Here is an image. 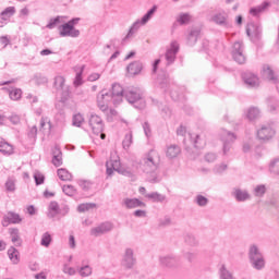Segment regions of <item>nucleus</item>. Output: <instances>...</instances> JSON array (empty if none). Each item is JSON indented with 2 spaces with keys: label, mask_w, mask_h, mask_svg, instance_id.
<instances>
[{
  "label": "nucleus",
  "mask_w": 279,
  "mask_h": 279,
  "mask_svg": "<svg viewBox=\"0 0 279 279\" xmlns=\"http://www.w3.org/2000/svg\"><path fill=\"white\" fill-rule=\"evenodd\" d=\"M160 167V154L157 150L151 149L144 155L140 162V169L144 173H156Z\"/></svg>",
  "instance_id": "obj_1"
},
{
  "label": "nucleus",
  "mask_w": 279,
  "mask_h": 279,
  "mask_svg": "<svg viewBox=\"0 0 279 279\" xmlns=\"http://www.w3.org/2000/svg\"><path fill=\"white\" fill-rule=\"evenodd\" d=\"M106 169L108 178H111L114 171L121 175H132V172L121 165V159L117 153H111L110 159L106 162Z\"/></svg>",
  "instance_id": "obj_2"
},
{
  "label": "nucleus",
  "mask_w": 279,
  "mask_h": 279,
  "mask_svg": "<svg viewBox=\"0 0 279 279\" xmlns=\"http://www.w3.org/2000/svg\"><path fill=\"white\" fill-rule=\"evenodd\" d=\"M248 258L252 267L260 271V269H265V257L260 250L256 245H252L248 251Z\"/></svg>",
  "instance_id": "obj_3"
},
{
  "label": "nucleus",
  "mask_w": 279,
  "mask_h": 279,
  "mask_svg": "<svg viewBox=\"0 0 279 279\" xmlns=\"http://www.w3.org/2000/svg\"><path fill=\"white\" fill-rule=\"evenodd\" d=\"M80 23V17L70 20L68 23L60 26V36L77 38L80 36V29H76L75 25Z\"/></svg>",
  "instance_id": "obj_4"
},
{
  "label": "nucleus",
  "mask_w": 279,
  "mask_h": 279,
  "mask_svg": "<svg viewBox=\"0 0 279 279\" xmlns=\"http://www.w3.org/2000/svg\"><path fill=\"white\" fill-rule=\"evenodd\" d=\"M124 97L129 104H140L135 105V108H145V100L143 99V93L138 88H128L124 90Z\"/></svg>",
  "instance_id": "obj_5"
},
{
  "label": "nucleus",
  "mask_w": 279,
  "mask_h": 279,
  "mask_svg": "<svg viewBox=\"0 0 279 279\" xmlns=\"http://www.w3.org/2000/svg\"><path fill=\"white\" fill-rule=\"evenodd\" d=\"M89 128L95 136H100L101 141L106 140V135L104 133V120L101 117L93 113L89 117Z\"/></svg>",
  "instance_id": "obj_6"
},
{
  "label": "nucleus",
  "mask_w": 279,
  "mask_h": 279,
  "mask_svg": "<svg viewBox=\"0 0 279 279\" xmlns=\"http://www.w3.org/2000/svg\"><path fill=\"white\" fill-rule=\"evenodd\" d=\"M209 22L215 23V25H220L221 27H227L230 24V15L228 12L221 10L209 16Z\"/></svg>",
  "instance_id": "obj_7"
},
{
  "label": "nucleus",
  "mask_w": 279,
  "mask_h": 279,
  "mask_svg": "<svg viewBox=\"0 0 279 279\" xmlns=\"http://www.w3.org/2000/svg\"><path fill=\"white\" fill-rule=\"evenodd\" d=\"M110 101L113 102V98L108 90L104 89L98 94L97 104H98L99 110H101L102 112H106V110H108V106Z\"/></svg>",
  "instance_id": "obj_8"
},
{
  "label": "nucleus",
  "mask_w": 279,
  "mask_h": 279,
  "mask_svg": "<svg viewBox=\"0 0 279 279\" xmlns=\"http://www.w3.org/2000/svg\"><path fill=\"white\" fill-rule=\"evenodd\" d=\"M274 136H276V128H274V124L263 125L260 130L257 131V137L260 141H269L274 138Z\"/></svg>",
  "instance_id": "obj_9"
},
{
  "label": "nucleus",
  "mask_w": 279,
  "mask_h": 279,
  "mask_svg": "<svg viewBox=\"0 0 279 279\" xmlns=\"http://www.w3.org/2000/svg\"><path fill=\"white\" fill-rule=\"evenodd\" d=\"M108 93L111 95L114 106H119V104L123 101V97H125V90H123V87L117 83L112 85L111 92Z\"/></svg>",
  "instance_id": "obj_10"
},
{
  "label": "nucleus",
  "mask_w": 279,
  "mask_h": 279,
  "mask_svg": "<svg viewBox=\"0 0 279 279\" xmlns=\"http://www.w3.org/2000/svg\"><path fill=\"white\" fill-rule=\"evenodd\" d=\"M232 58L238 64H245V54L243 53V43L235 41L232 49Z\"/></svg>",
  "instance_id": "obj_11"
},
{
  "label": "nucleus",
  "mask_w": 279,
  "mask_h": 279,
  "mask_svg": "<svg viewBox=\"0 0 279 279\" xmlns=\"http://www.w3.org/2000/svg\"><path fill=\"white\" fill-rule=\"evenodd\" d=\"M221 140L223 143V155L228 156V151L232 149V142L236 141V136H234V133L222 131Z\"/></svg>",
  "instance_id": "obj_12"
},
{
  "label": "nucleus",
  "mask_w": 279,
  "mask_h": 279,
  "mask_svg": "<svg viewBox=\"0 0 279 279\" xmlns=\"http://www.w3.org/2000/svg\"><path fill=\"white\" fill-rule=\"evenodd\" d=\"M178 51H180V44H178V41H171L170 47L166 51V60L168 64H173V62H175Z\"/></svg>",
  "instance_id": "obj_13"
},
{
  "label": "nucleus",
  "mask_w": 279,
  "mask_h": 279,
  "mask_svg": "<svg viewBox=\"0 0 279 279\" xmlns=\"http://www.w3.org/2000/svg\"><path fill=\"white\" fill-rule=\"evenodd\" d=\"M112 222H104L98 227H95L90 230L92 236H101V234H106L112 230Z\"/></svg>",
  "instance_id": "obj_14"
},
{
  "label": "nucleus",
  "mask_w": 279,
  "mask_h": 279,
  "mask_svg": "<svg viewBox=\"0 0 279 279\" xmlns=\"http://www.w3.org/2000/svg\"><path fill=\"white\" fill-rule=\"evenodd\" d=\"M271 8V2L269 1H264L262 4L257 7H253L250 9V14L251 16H260V14H265Z\"/></svg>",
  "instance_id": "obj_15"
},
{
  "label": "nucleus",
  "mask_w": 279,
  "mask_h": 279,
  "mask_svg": "<svg viewBox=\"0 0 279 279\" xmlns=\"http://www.w3.org/2000/svg\"><path fill=\"white\" fill-rule=\"evenodd\" d=\"M122 265L126 267V269H132V267L136 265V258H134V251H132V248H126Z\"/></svg>",
  "instance_id": "obj_16"
},
{
  "label": "nucleus",
  "mask_w": 279,
  "mask_h": 279,
  "mask_svg": "<svg viewBox=\"0 0 279 279\" xmlns=\"http://www.w3.org/2000/svg\"><path fill=\"white\" fill-rule=\"evenodd\" d=\"M23 219L21 216L14 211H9L2 220V226L7 228V226H10V223H21Z\"/></svg>",
  "instance_id": "obj_17"
},
{
  "label": "nucleus",
  "mask_w": 279,
  "mask_h": 279,
  "mask_svg": "<svg viewBox=\"0 0 279 279\" xmlns=\"http://www.w3.org/2000/svg\"><path fill=\"white\" fill-rule=\"evenodd\" d=\"M243 81H244V84H246V86H250V88H256V86H258V84H260L258 76H256L252 73L243 74Z\"/></svg>",
  "instance_id": "obj_18"
},
{
  "label": "nucleus",
  "mask_w": 279,
  "mask_h": 279,
  "mask_svg": "<svg viewBox=\"0 0 279 279\" xmlns=\"http://www.w3.org/2000/svg\"><path fill=\"white\" fill-rule=\"evenodd\" d=\"M246 34L250 36V38H255V40H258L260 38V34H263V31L260 29V26H256L251 23L246 27Z\"/></svg>",
  "instance_id": "obj_19"
},
{
  "label": "nucleus",
  "mask_w": 279,
  "mask_h": 279,
  "mask_svg": "<svg viewBox=\"0 0 279 279\" xmlns=\"http://www.w3.org/2000/svg\"><path fill=\"white\" fill-rule=\"evenodd\" d=\"M262 75L265 80H269V82H272L274 84H278V76L276 73H274V70L269 65H264Z\"/></svg>",
  "instance_id": "obj_20"
},
{
  "label": "nucleus",
  "mask_w": 279,
  "mask_h": 279,
  "mask_svg": "<svg viewBox=\"0 0 279 279\" xmlns=\"http://www.w3.org/2000/svg\"><path fill=\"white\" fill-rule=\"evenodd\" d=\"M141 71H143V63H141V61H134L131 64H129L126 68V73L131 77L134 75H138Z\"/></svg>",
  "instance_id": "obj_21"
},
{
  "label": "nucleus",
  "mask_w": 279,
  "mask_h": 279,
  "mask_svg": "<svg viewBox=\"0 0 279 279\" xmlns=\"http://www.w3.org/2000/svg\"><path fill=\"white\" fill-rule=\"evenodd\" d=\"M84 69H86L85 65L74 68L76 75H75L73 84H74L75 88H77L78 86H82V84H84V80L82 78V75L84 74Z\"/></svg>",
  "instance_id": "obj_22"
},
{
  "label": "nucleus",
  "mask_w": 279,
  "mask_h": 279,
  "mask_svg": "<svg viewBox=\"0 0 279 279\" xmlns=\"http://www.w3.org/2000/svg\"><path fill=\"white\" fill-rule=\"evenodd\" d=\"M0 154H3V156H12V154H14V146L5 142V140H0Z\"/></svg>",
  "instance_id": "obj_23"
},
{
  "label": "nucleus",
  "mask_w": 279,
  "mask_h": 279,
  "mask_svg": "<svg viewBox=\"0 0 279 279\" xmlns=\"http://www.w3.org/2000/svg\"><path fill=\"white\" fill-rule=\"evenodd\" d=\"M9 234H10V239H11L12 243L15 244L16 247H21V243H23V242L21 240V233H20L19 229H16V228L9 229Z\"/></svg>",
  "instance_id": "obj_24"
},
{
  "label": "nucleus",
  "mask_w": 279,
  "mask_h": 279,
  "mask_svg": "<svg viewBox=\"0 0 279 279\" xmlns=\"http://www.w3.org/2000/svg\"><path fill=\"white\" fill-rule=\"evenodd\" d=\"M123 205L125 208H143L145 207V203L138 201L137 198H125L123 201Z\"/></svg>",
  "instance_id": "obj_25"
},
{
  "label": "nucleus",
  "mask_w": 279,
  "mask_h": 279,
  "mask_svg": "<svg viewBox=\"0 0 279 279\" xmlns=\"http://www.w3.org/2000/svg\"><path fill=\"white\" fill-rule=\"evenodd\" d=\"M8 256L11 263H13V265H19V263H21V256H20L19 250H16L14 246H11L8 250Z\"/></svg>",
  "instance_id": "obj_26"
},
{
  "label": "nucleus",
  "mask_w": 279,
  "mask_h": 279,
  "mask_svg": "<svg viewBox=\"0 0 279 279\" xmlns=\"http://www.w3.org/2000/svg\"><path fill=\"white\" fill-rule=\"evenodd\" d=\"M181 149L180 146L178 145H170L168 146L167 150H166V156L167 158L173 159V158H178V156H180L181 154Z\"/></svg>",
  "instance_id": "obj_27"
},
{
  "label": "nucleus",
  "mask_w": 279,
  "mask_h": 279,
  "mask_svg": "<svg viewBox=\"0 0 279 279\" xmlns=\"http://www.w3.org/2000/svg\"><path fill=\"white\" fill-rule=\"evenodd\" d=\"M14 14H16V8L14 7H8L7 9H4L1 13H0V19L2 21H10V19H12V16H14Z\"/></svg>",
  "instance_id": "obj_28"
},
{
  "label": "nucleus",
  "mask_w": 279,
  "mask_h": 279,
  "mask_svg": "<svg viewBox=\"0 0 279 279\" xmlns=\"http://www.w3.org/2000/svg\"><path fill=\"white\" fill-rule=\"evenodd\" d=\"M57 175L63 182H70V180H73V174H71V172H69V170H66L64 168L58 169Z\"/></svg>",
  "instance_id": "obj_29"
},
{
  "label": "nucleus",
  "mask_w": 279,
  "mask_h": 279,
  "mask_svg": "<svg viewBox=\"0 0 279 279\" xmlns=\"http://www.w3.org/2000/svg\"><path fill=\"white\" fill-rule=\"evenodd\" d=\"M233 197H235L236 202H245V199H250V194L247 191L235 189L233 191Z\"/></svg>",
  "instance_id": "obj_30"
},
{
  "label": "nucleus",
  "mask_w": 279,
  "mask_h": 279,
  "mask_svg": "<svg viewBox=\"0 0 279 279\" xmlns=\"http://www.w3.org/2000/svg\"><path fill=\"white\" fill-rule=\"evenodd\" d=\"M58 215H60V205H58L57 202H51L49 204V208H48V217L53 219V217H56Z\"/></svg>",
  "instance_id": "obj_31"
},
{
  "label": "nucleus",
  "mask_w": 279,
  "mask_h": 279,
  "mask_svg": "<svg viewBox=\"0 0 279 279\" xmlns=\"http://www.w3.org/2000/svg\"><path fill=\"white\" fill-rule=\"evenodd\" d=\"M9 97L12 101H19L23 97V90L21 88L12 87L9 89Z\"/></svg>",
  "instance_id": "obj_32"
},
{
  "label": "nucleus",
  "mask_w": 279,
  "mask_h": 279,
  "mask_svg": "<svg viewBox=\"0 0 279 279\" xmlns=\"http://www.w3.org/2000/svg\"><path fill=\"white\" fill-rule=\"evenodd\" d=\"M191 141L194 143V147H196L197 149H202V147H204L206 145V141L204 138H202L201 135H190Z\"/></svg>",
  "instance_id": "obj_33"
},
{
  "label": "nucleus",
  "mask_w": 279,
  "mask_h": 279,
  "mask_svg": "<svg viewBox=\"0 0 279 279\" xmlns=\"http://www.w3.org/2000/svg\"><path fill=\"white\" fill-rule=\"evenodd\" d=\"M52 165H54V167H61L62 165V153L58 147L53 150Z\"/></svg>",
  "instance_id": "obj_34"
},
{
  "label": "nucleus",
  "mask_w": 279,
  "mask_h": 279,
  "mask_svg": "<svg viewBox=\"0 0 279 279\" xmlns=\"http://www.w3.org/2000/svg\"><path fill=\"white\" fill-rule=\"evenodd\" d=\"M199 36V29L198 28H194L190 32L189 36H187V45H195L197 43V38Z\"/></svg>",
  "instance_id": "obj_35"
},
{
  "label": "nucleus",
  "mask_w": 279,
  "mask_h": 279,
  "mask_svg": "<svg viewBox=\"0 0 279 279\" xmlns=\"http://www.w3.org/2000/svg\"><path fill=\"white\" fill-rule=\"evenodd\" d=\"M156 10H158V8L156 5H154L141 20V24L142 25H147V23H149V20L154 16V14H156Z\"/></svg>",
  "instance_id": "obj_36"
},
{
  "label": "nucleus",
  "mask_w": 279,
  "mask_h": 279,
  "mask_svg": "<svg viewBox=\"0 0 279 279\" xmlns=\"http://www.w3.org/2000/svg\"><path fill=\"white\" fill-rule=\"evenodd\" d=\"M141 25H143L141 23V20H137L130 28L128 35L125 36L124 40H128V38H132V36H134V34H136V32H138V29L141 28Z\"/></svg>",
  "instance_id": "obj_37"
},
{
  "label": "nucleus",
  "mask_w": 279,
  "mask_h": 279,
  "mask_svg": "<svg viewBox=\"0 0 279 279\" xmlns=\"http://www.w3.org/2000/svg\"><path fill=\"white\" fill-rule=\"evenodd\" d=\"M141 25H143L141 23V20H137L130 28L128 35L125 36L124 40H128V38H132V36H134V34H136V32H138V29L141 28Z\"/></svg>",
  "instance_id": "obj_38"
},
{
  "label": "nucleus",
  "mask_w": 279,
  "mask_h": 279,
  "mask_svg": "<svg viewBox=\"0 0 279 279\" xmlns=\"http://www.w3.org/2000/svg\"><path fill=\"white\" fill-rule=\"evenodd\" d=\"M72 125L74 128H82L84 125V116L82 113H75L72 118Z\"/></svg>",
  "instance_id": "obj_39"
},
{
  "label": "nucleus",
  "mask_w": 279,
  "mask_h": 279,
  "mask_svg": "<svg viewBox=\"0 0 279 279\" xmlns=\"http://www.w3.org/2000/svg\"><path fill=\"white\" fill-rule=\"evenodd\" d=\"M145 197H147V199H151L153 202H165V199H166L165 195H162L158 192L145 194Z\"/></svg>",
  "instance_id": "obj_40"
},
{
  "label": "nucleus",
  "mask_w": 279,
  "mask_h": 279,
  "mask_svg": "<svg viewBox=\"0 0 279 279\" xmlns=\"http://www.w3.org/2000/svg\"><path fill=\"white\" fill-rule=\"evenodd\" d=\"M51 241H52L51 233L50 232H45L41 235L40 245L43 247H49L51 245Z\"/></svg>",
  "instance_id": "obj_41"
},
{
  "label": "nucleus",
  "mask_w": 279,
  "mask_h": 279,
  "mask_svg": "<svg viewBox=\"0 0 279 279\" xmlns=\"http://www.w3.org/2000/svg\"><path fill=\"white\" fill-rule=\"evenodd\" d=\"M246 117L250 121H254V119H258L260 117V111L258 108H250L247 110Z\"/></svg>",
  "instance_id": "obj_42"
},
{
  "label": "nucleus",
  "mask_w": 279,
  "mask_h": 279,
  "mask_svg": "<svg viewBox=\"0 0 279 279\" xmlns=\"http://www.w3.org/2000/svg\"><path fill=\"white\" fill-rule=\"evenodd\" d=\"M160 263L166 267H173V265H175V257H171L169 255L160 257Z\"/></svg>",
  "instance_id": "obj_43"
},
{
  "label": "nucleus",
  "mask_w": 279,
  "mask_h": 279,
  "mask_svg": "<svg viewBox=\"0 0 279 279\" xmlns=\"http://www.w3.org/2000/svg\"><path fill=\"white\" fill-rule=\"evenodd\" d=\"M270 173L275 175H279V158H275L269 165Z\"/></svg>",
  "instance_id": "obj_44"
},
{
  "label": "nucleus",
  "mask_w": 279,
  "mask_h": 279,
  "mask_svg": "<svg viewBox=\"0 0 279 279\" xmlns=\"http://www.w3.org/2000/svg\"><path fill=\"white\" fill-rule=\"evenodd\" d=\"M64 82L65 78L62 75H58L54 77V88H57V90H62L64 88Z\"/></svg>",
  "instance_id": "obj_45"
},
{
  "label": "nucleus",
  "mask_w": 279,
  "mask_h": 279,
  "mask_svg": "<svg viewBox=\"0 0 279 279\" xmlns=\"http://www.w3.org/2000/svg\"><path fill=\"white\" fill-rule=\"evenodd\" d=\"M62 191L69 197H73V195H76L77 193V190L73 185H63Z\"/></svg>",
  "instance_id": "obj_46"
},
{
  "label": "nucleus",
  "mask_w": 279,
  "mask_h": 279,
  "mask_svg": "<svg viewBox=\"0 0 279 279\" xmlns=\"http://www.w3.org/2000/svg\"><path fill=\"white\" fill-rule=\"evenodd\" d=\"M62 19H64V17L63 16H57L54 19H51L46 27L48 29H53V27H56V25H59V23H62Z\"/></svg>",
  "instance_id": "obj_47"
},
{
  "label": "nucleus",
  "mask_w": 279,
  "mask_h": 279,
  "mask_svg": "<svg viewBox=\"0 0 279 279\" xmlns=\"http://www.w3.org/2000/svg\"><path fill=\"white\" fill-rule=\"evenodd\" d=\"M177 21L178 23H180V25H186V23L191 21V16L189 15V13H182L181 15H179Z\"/></svg>",
  "instance_id": "obj_48"
},
{
  "label": "nucleus",
  "mask_w": 279,
  "mask_h": 279,
  "mask_svg": "<svg viewBox=\"0 0 279 279\" xmlns=\"http://www.w3.org/2000/svg\"><path fill=\"white\" fill-rule=\"evenodd\" d=\"M267 189L265 187V185H257L255 189H254V195L256 197H263V195H265Z\"/></svg>",
  "instance_id": "obj_49"
},
{
  "label": "nucleus",
  "mask_w": 279,
  "mask_h": 279,
  "mask_svg": "<svg viewBox=\"0 0 279 279\" xmlns=\"http://www.w3.org/2000/svg\"><path fill=\"white\" fill-rule=\"evenodd\" d=\"M34 180L37 186H40V184H45V175L40 172L34 173Z\"/></svg>",
  "instance_id": "obj_50"
},
{
  "label": "nucleus",
  "mask_w": 279,
  "mask_h": 279,
  "mask_svg": "<svg viewBox=\"0 0 279 279\" xmlns=\"http://www.w3.org/2000/svg\"><path fill=\"white\" fill-rule=\"evenodd\" d=\"M220 278L221 279H234L232 277V274H230V271L228 269H226V266H222L220 268Z\"/></svg>",
  "instance_id": "obj_51"
},
{
  "label": "nucleus",
  "mask_w": 279,
  "mask_h": 279,
  "mask_svg": "<svg viewBox=\"0 0 279 279\" xmlns=\"http://www.w3.org/2000/svg\"><path fill=\"white\" fill-rule=\"evenodd\" d=\"M62 271H63V274H66L68 276H75V274H77L75 268L69 266L68 264L63 265Z\"/></svg>",
  "instance_id": "obj_52"
},
{
  "label": "nucleus",
  "mask_w": 279,
  "mask_h": 279,
  "mask_svg": "<svg viewBox=\"0 0 279 279\" xmlns=\"http://www.w3.org/2000/svg\"><path fill=\"white\" fill-rule=\"evenodd\" d=\"M90 274H93V268H90V266H84L80 269V276L83 278H87Z\"/></svg>",
  "instance_id": "obj_53"
},
{
  "label": "nucleus",
  "mask_w": 279,
  "mask_h": 279,
  "mask_svg": "<svg viewBox=\"0 0 279 279\" xmlns=\"http://www.w3.org/2000/svg\"><path fill=\"white\" fill-rule=\"evenodd\" d=\"M90 208H95V204L85 203L78 205L77 210L78 213H86V210H90Z\"/></svg>",
  "instance_id": "obj_54"
},
{
  "label": "nucleus",
  "mask_w": 279,
  "mask_h": 279,
  "mask_svg": "<svg viewBox=\"0 0 279 279\" xmlns=\"http://www.w3.org/2000/svg\"><path fill=\"white\" fill-rule=\"evenodd\" d=\"M124 149H130V145H132V133H128L122 142Z\"/></svg>",
  "instance_id": "obj_55"
},
{
  "label": "nucleus",
  "mask_w": 279,
  "mask_h": 279,
  "mask_svg": "<svg viewBox=\"0 0 279 279\" xmlns=\"http://www.w3.org/2000/svg\"><path fill=\"white\" fill-rule=\"evenodd\" d=\"M5 189H7V191H10L11 193H13V191H16V185L14 183V180H12V179L7 180Z\"/></svg>",
  "instance_id": "obj_56"
},
{
  "label": "nucleus",
  "mask_w": 279,
  "mask_h": 279,
  "mask_svg": "<svg viewBox=\"0 0 279 279\" xmlns=\"http://www.w3.org/2000/svg\"><path fill=\"white\" fill-rule=\"evenodd\" d=\"M196 204H198V206H206V204H208V198L203 195H198L196 196Z\"/></svg>",
  "instance_id": "obj_57"
},
{
  "label": "nucleus",
  "mask_w": 279,
  "mask_h": 279,
  "mask_svg": "<svg viewBox=\"0 0 279 279\" xmlns=\"http://www.w3.org/2000/svg\"><path fill=\"white\" fill-rule=\"evenodd\" d=\"M37 134H38V128H36V125H33L28 131V137L36 138Z\"/></svg>",
  "instance_id": "obj_58"
},
{
  "label": "nucleus",
  "mask_w": 279,
  "mask_h": 279,
  "mask_svg": "<svg viewBox=\"0 0 279 279\" xmlns=\"http://www.w3.org/2000/svg\"><path fill=\"white\" fill-rule=\"evenodd\" d=\"M143 130L147 138H149V136H151V129L149 128V123L145 122L143 124Z\"/></svg>",
  "instance_id": "obj_59"
},
{
  "label": "nucleus",
  "mask_w": 279,
  "mask_h": 279,
  "mask_svg": "<svg viewBox=\"0 0 279 279\" xmlns=\"http://www.w3.org/2000/svg\"><path fill=\"white\" fill-rule=\"evenodd\" d=\"M78 184L83 191H88V189H90V182L88 181L81 180Z\"/></svg>",
  "instance_id": "obj_60"
},
{
  "label": "nucleus",
  "mask_w": 279,
  "mask_h": 279,
  "mask_svg": "<svg viewBox=\"0 0 279 279\" xmlns=\"http://www.w3.org/2000/svg\"><path fill=\"white\" fill-rule=\"evenodd\" d=\"M99 77H101V74L92 73L88 75L87 80H88V82H97V80H99Z\"/></svg>",
  "instance_id": "obj_61"
},
{
  "label": "nucleus",
  "mask_w": 279,
  "mask_h": 279,
  "mask_svg": "<svg viewBox=\"0 0 279 279\" xmlns=\"http://www.w3.org/2000/svg\"><path fill=\"white\" fill-rule=\"evenodd\" d=\"M69 246L71 247V250H75V247H76L74 234H70V236H69Z\"/></svg>",
  "instance_id": "obj_62"
},
{
  "label": "nucleus",
  "mask_w": 279,
  "mask_h": 279,
  "mask_svg": "<svg viewBox=\"0 0 279 279\" xmlns=\"http://www.w3.org/2000/svg\"><path fill=\"white\" fill-rule=\"evenodd\" d=\"M205 160L207 162H215V160H217V155H215L214 153H209L205 156Z\"/></svg>",
  "instance_id": "obj_63"
},
{
  "label": "nucleus",
  "mask_w": 279,
  "mask_h": 279,
  "mask_svg": "<svg viewBox=\"0 0 279 279\" xmlns=\"http://www.w3.org/2000/svg\"><path fill=\"white\" fill-rule=\"evenodd\" d=\"M45 128H48V130H51V124L50 123H47L45 122V120H40V132H45Z\"/></svg>",
  "instance_id": "obj_64"
}]
</instances>
